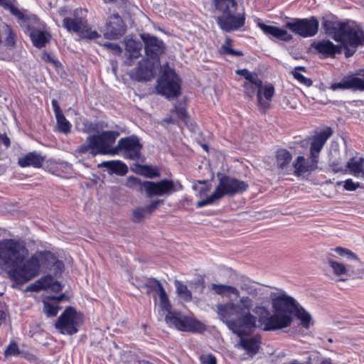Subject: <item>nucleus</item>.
Listing matches in <instances>:
<instances>
[{"label":"nucleus","mask_w":364,"mask_h":364,"mask_svg":"<svg viewBox=\"0 0 364 364\" xmlns=\"http://www.w3.org/2000/svg\"><path fill=\"white\" fill-rule=\"evenodd\" d=\"M300 71L306 72V68L304 66L295 67L291 72V74L293 75L294 78L300 84L306 87L311 86L313 84L312 80L310 78L304 76L301 73H300Z\"/></svg>","instance_id":"obj_36"},{"label":"nucleus","mask_w":364,"mask_h":364,"mask_svg":"<svg viewBox=\"0 0 364 364\" xmlns=\"http://www.w3.org/2000/svg\"><path fill=\"white\" fill-rule=\"evenodd\" d=\"M119 135L118 132L105 131L100 134L90 136L88 137L89 147L102 154H117L115 148L111 147Z\"/></svg>","instance_id":"obj_14"},{"label":"nucleus","mask_w":364,"mask_h":364,"mask_svg":"<svg viewBox=\"0 0 364 364\" xmlns=\"http://www.w3.org/2000/svg\"><path fill=\"white\" fill-rule=\"evenodd\" d=\"M201 364H217V359L215 355L208 354L200 357Z\"/></svg>","instance_id":"obj_52"},{"label":"nucleus","mask_w":364,"mask_h":364,"mask_svg":"<svg viewBox=\"0 0 364 364\" xmlns=\"http://www.w3.org/2000/svg\"><path fill=\"white\" fill-rule=\"evenodd\" d=\"M28 250L19 242L9 239L0 242V264L7 271L9 278L16 284L22 285L38 275L40 256L36 253L25 261Z\"/></svg>","instance_id":"obj_1"},{"label":"nucleus","mask_w":364,"mask_h":364,"mask_svg":"<svg viewBox=\"0 0 364 364\" xmlns=\"http://www.w3.org/2000/svg\"><path fill=\"white\" fill-rule=\"evenodd\" d=\"M177 291L180 295H183L185 296L191 297V291L188 289V287L185 284H182L180 282H178Z\"/></svg>","instance_id":"obj_53"},{"label":"nucleus","mask_w":364,"mask_h":364,"mask_svg":"<svg viewBox=\"0 0 364 364\" xmlns=\"http://www.w3.org/2000/svg\"><path fill=\"white\" fill-rule=\"evenodd\" d=\"M346 83V77L345 76L342 78L341 82L332 83L331 85V89L333 90H348Z\"/></svg>","instance_id":"obj_51"},{"label":"nucleus","mask_w":364,"mask_h":364,"mask_svg":"<svg viewBox=\"0 0 364 364\" xmlns=\"http://www.w3.org/2000/svg\"><path fill=\"white\" fill-rule=\"evenodd\" d=\"M41 59L46 63H50L55 65H57L59 62L57 60H55L51 55L46 50H43L41 55Z\"/></svg>","instance_id":"obj_54"},{"label":"nucleus","mask_w":364,"mask_h":364,"mask_svg":"<svg viewBox=\"0 0 364 364\" xmlns=\"http://www.w3.org/2000/svg\"><path fill=\"white\" fill-rule=\"evenodd\" d=\"M212 289L219 295H223L225 293L232 294L236 296H238L239 294V291L237 289L230 285L213 284Z\"/></svg>","instance_id":"obj_38"},{"label":"nucleus","mask_w":364,"mask_h":364,"mask_svg":"<svg viewBox=\"0 0 364 364\" xmlns=\"http://www.w3.org/2000/svg\"><path fill=\"white\" fill-rule=\"evenodd\" d=\"M163 287L161 282L154 278V277H149L147 278L146 282L142 285V287H144L146 289V294H150L152 292H156Z\"/></svg>","instance_id":"obj_37"},{"label":"nucleus","mask_w":364,"mask_h":364,"mask_svg":"<svg viewBox=\"0 0 364 364\" xmlns=\"http://www.w3.org/2000/svg\"><path fill=\"white\" fill-rule=\"evenodd\" d=\"M321 25L335 41L343 44L346 58L353 56L358 47L364 46V31L359 25L328 19H323Z\"/></svg>","instance_id":"obj_2"},{"label":"nucleus","mask_w":364,"mask_h":364,"mask_svg":"<svg viewBox=\"0 0 364 364\" xmlns=\"http://www.w3.org/2000/svg\"><path fill=\"white\" fill-rule=\"evenodd\" d=\"M31 39L35 47L42 48L50 41V36L39 29H33L30 34Z\"/></svg>","instance_id":"obj_29"},{"label":"nucleus","mask_w":364,"mask_h":364,"mask_svg":"<svg viewBox=\"0 0 364 364\" xmlns=\"http://www.w3.org/2000/svg\"><path fill=\"white\" fill-rule=\"evenodd\" d=\"M126 186L136 190L139 193L146 192L148 198L154 196H169L174 192L183 190V187L180 182L175 183L171 179H161L158 181H141L139 178L129 176Z\"/></svg>","instance_id":"obj_4"},{"label":"nucleus","mask_w":364,"mask_h":364,"mask_svg":"<svg viewBox=\"0 0 364 364\" xmlns=\"http://www.w3.org/2000/svg\"><path fill=\"white\" fill-rule=\"evenodd\" d=\"M60 309L61 307L59 306L53 305L48 301H43V311L48 317L55 316Z\"/></svg>","instance_id":"obj_41"},{"label":"nucleus","mask_w":364,"mask_h":364,"mask_svg":"<svg viewBox=\"0 0 364 364\" xmlns=\"http://www.w3.org/2000/svg\"><path fill=\"white\" fill-rule=\"evenodd\" d=\"M318 160L311 158L306 160L304 156H299L293 161L292 166L294 168V173L296 176L305 173H311L318 168Z\"/></svg>","instance_id":"obj_22"},{"label":"nucleus","mask_w":364,"mask_h":364,"mask_svg":"<svg viewBox=\"0 0 364 364\" xmlns=\"http://www.w3.org/2000/svg\"><path fill=\"white\" fill-rule=\"evenodd\" d=\"M157 294L159 298V305L162 310L166 312L171 309V304L170 303L168 296L166 292L165 289L162 287L158 291Z\"/></svg>","instance_id":"obj_39"},{"label":"nucleus","mask_w":364,"mask_h":364,"mask_svg":"<svg viewBox=\"0 0 364 364\" xmlns=\"http://www.w3.org/2000/svg\"><path fill=\"white\" fill-rule=\"evenodd\" d=\"M272 306L274 311L282 312L288 315L294 313L299 305L296 300L284 293L277 295L275 293L271 294Z\"/></svg>","instance_id":"obj_19"},{"label":"nucleus","mask_w":364,"mask_h":364,"mask_svg":"<svg viewBox=\"0 0 364 364\" xmlns=\"http://www.w3.org/2000/svg\"><path fill=\"white\" fill-rule=\"evenodd\" d=\"M233 41L230 37L225 38V43L219 48L218 53L220 55H232L236 57L243 56L241 50H237L232 48Z\"/></svg>","instance_id":"obj_32"},{"label":"nucleus","mask_w":364,"mask_h":364,"mask_svg":"<svg viewBox=\"0 0 364 364\" xmlns=\"http://www.w3.org/2000/svg\"><path fill=\"white\" fill-rule=\"evenodd\" d=\"M6 37L5 38V45L7 47H14L16 44V35L13 31L12 28L6 25Z\"/></svg>","instance_id":"obj_42"},{"label":"nucleus","mask_w":364,"mask_h":364,"mask_svg":"<svg viewBox=\"0 0 364 364\" xmlns=\"http://www.w3.org/2000/svg\"><path fill=\"white\" fill-rule=\"evenodd\" d=\"M54 279L53 276L50 274H48L42 277L41 278L36 281L35 283L32 284L30 287V289L35 291L45 290L48 288H51Z\"/></svg>","instance_id":"obj_33"},{"label":"nucleus","mask_w":364,"mask_h":364,"mask_svg":"<svg viewBox=\"0 0 364 364\" xmlns=\"http://www.w3.org/2000/svg\"><path fill=\"white\" fill-rule=\"evenodd\" d=\"M236 73L239 75H241L244 77L245 80H249L256 76L258 75V74L255 72H250L247 69H240L236 70Z\"/></svg>","instance_id":"obj_50"},{"label":"nucleus","mask_w":364,"mask_h":364,"mask_svg":"<svg viewBox=\"0 0 364 364\" xmlns=\"http://www.w3.org/2000/svg\"><path fill=\"white\" fill-rule=\"evenodd\" d=\"M364 164V158L352 157L346 164V169L355 177L361 176Z\"/></svg>","instance_id":"obj_31"},{"label":"nucleus","mask_w":364,"mask_h":364,"mask_svg":"<svg viewBox=\"0 0 364 364\" xmlns=\"http://www.w3.org/2000/svg\"><path fill=\"white\" fill-rule=\"evenodd\" d=\"M233 310L236 312L238 316L245 314L247 312H250V310H246V308L238 301L237 304H234Z\"/></svg>","instance_id":"obj_58"},{"label":"nucleus","mask_w":364,"mask_h":364,"mask_svg":"<svg viewBox=\"0 0 364 364\" xmlns=\"http://www.w3.org/2000/svg\"><path fill=\"white\" fill-rule=\"evenodd\" d=\"M257 26L261 29L264 34H265L269 38H274L277 40H279L284 42H289L293 38L292 35L289 34L284 28L274 26L267 25L264 23L260 21L257 23Z\"/></svg>","instance_id":"obj_23"},{"label":"nucleus","mask_w":364,"mask_h":364,"mask_svg":"<svg viewBox=\"0 0 364 364\" xmlns=\"http://www.w3.org/2000/svg\"><path fill=\"white\" fill-rule=\"evenodd\" d=\"M82 321V314L77 313L74 307L69 306L58 318L55 327L60 333L72 336L78 332Z\"/></svg>","instance_id":"obj_10"},{"label":"nucleus","mask_w":364,"mask_h":364,"mask_svg":"<svg viewBox=\"0 0 364 364\" xmlns=\"http://www.w3.org/2000/svg\"><path fill=\"white\" fill-rule=\"evenodd\" d=\"M146 214L147 213L144 207H139L134 209L133 211L134 221L135 223H140L144 219Z\"/></svg>","instance_id":"obj_47"},{"label":"nucleus","mask_w":364,"mask_h":364,"mask_svg":"<svg viewBox=\"0 0 364 364\" xmlns=\"http://www.w3.org/2000/svg\"><path fill=\"white\" fill-rule=\"evenodd\" d=\"M294 316L301 321V325L306 329H309L312 320L311 314L302 306H298L294 313Z\"/></svg>","instance_id":"obj_34"},{"label":"nucleus","mask_w":364,"mask_h":364,"mask_svg":"<svg viewBox=\"0 0 364 364\" xmlns=\"http://www.w3.org/2000/svg\"><path fill=\"white\" fill-rule=\"evenodd\" d=\"M99 168H107L109 174H117L120 176H125L128 172V167L125 163L119 160L105 161L98 165Z\"/></svg>","instance_id":"obj_26"},{"label":"nucleus","mask_w":364,"mask_h":364,"mask_svg":"<svg viewBox=\"0 0 364 364\" xmlns=\"http://www.w3.org/2000/svg\"><path fill=\"white\" fill-rule=\"evenodd\" d=\"M1 139L3 144L6 146V148H8L10 146V145H11L10 139L6 134L1 135Z\"/></svg>","instance_id":"obj_63"},{"label":"nucleus","mask_w":364,"mask_h":364,"mask_svg":"<svg viewBox=\"0 0 364 364\" xmlns=\"http://www.w3.org/2000/svg\"><path fill=\"white\" fill-rule=\"evenodd\" d=\"M103 46L113 52L117 55H120L122 53V48L119 44L115 43L106 42L103 44Z\"/></svg>","instance_id":"obj_48"},{"label":"nucleus","mask_w":364,"mask_h":364,"mask_svg":"<svg viewBox=\"0 0 364 364\" xmlns=\"http://www.w3.org/2000/svg\"><path fill=\"white\" fill-rule=\"evenodd\" d=\"M346 77L348 90H352L354 91L364 90V79L358 77L353 75H347Z\"/></svg>","instance_id":"obj_35"},{"label":"nucleus","mask_w":364,"mask_h":364,"mask_svg":"<svg viewBox=\"0 0 364 364\" xmlns=\"http://www.w3.org/2000/svg\"><path fill=\"white\" fill-rule=\"evenodd\" d=\"M240 304L243 305L246 310H250L252 306V301L248 296H242L239 300Z\"/></svg>","instance_id":"obj_56"},{"label":"nucleus","mask_w":364,"mask_h":364,"mask_svg":"<svg viewBox=\"0 0 364 364\" xmlns=\"http://www.w3.org/2000/svg\"><path fill=\"white\" fill-rule=\"evenodd\" d=\"M331 168L332 169V171L334 172V173H347V169L346 168H343L340 164L338 162H333L331 164Z\"/></svg>","instance_id":"obj_60"},{"label":"nucleus","mask_w":364,"mask_h":364,"mask_svg":"<svg viewBox=\"0 0 364 364\" xmlns=\"http://www.w3.org/2000/svg\"><path fill=\"white\" fill-rule=\"evenodd\" d=\"M199 183L203 184L204 186L201 187L197 194L198 197L202 198L207 194V193L210 191V188L206 185L205 181H198Z\"/></svg>","instance_id":"obj_59"},{"label":"nucleus","mask_w":364,"mask_h":364,"mask_svg":"<svg viewBox=\"0 0 364 364\" xmlns=\"http://www.w3.org/2000/svg\"><path fill=\"white\" fill-rule=\"evenodd\" d=\"M291 153L285 149H279L275 154L276 164L279 169L287 171L291 161Z\"/></svg>","instance_id":"obj_30"},{"label":"nucleus","mask_w":364,"mask_h":364,"mask_svg":"<svg viewBox=\"0 0 364 364\" xmlns=\"http://www.w3.org/2000/svg\"><path fill=\"white\" fill-rule=\"evenodd\" d=\"M218 314L224 317L227 318L229 316L230 312L233 311L234 303H228L225 304H220L218 306Z\"/></svg>","instance_id":"obj_43"},{"label":"nucleus","mask_w":364,"mask_h":364,"mask_svg":"<svg viewBox=\"0 0 364 364\" xmlns=\"http://www.w3.org/2000/svg\"><path fill=\"white\" fill-rule=\"evenodd\" d=\"M125 52L127 60L125 63L127 66H132L133 61L141 56V50L142 49V43L139 41L133 38L124 39Z\"/></svg>","instance_id":"obj_25"},{"label":"nucleus","mask_w":364,"mask_h":364,"mask_svg":"<svg viewBox=\"0 0 364 364\" xmlns=\"http://www.w3.org/2000/svg\"><path fill=\"white\" fill-rule=\"evenodd\" d=\"M43 157L36 152H29L21 158L18 159V164L21 167L25 168L33 166L40 168L42 166Z\"/></svg>","instance_id":"obj_28"},{"label":"nucleus","mask_w":364,"mask_h":364,"mask_svg":"<svg viewBox=\"0 0 364 364\" xmlns=\"http://www.w3.org/2000/svg\"><path fill=\"white\" fill-rule=\"evenodd\" d=\"M51 290L55 292H60L63 290V286L58 281H54Z\"/></svg>","instance_id":"obj_62"},{"label":"nucleus","mask_w":364,"mask_h":364,"mask_svg":"<svg viewBox=\"0 0 364 364\" xmlns=\"http://www.w3.org/2000/svg\"><path fill=\"white\" fill-rule=\"evenodd\" d=\"M242 88L246 97L252 99L257 96L260 108L265 109L270 107V102L275 93L274 86L272 83H267L263 86L262 80L257 75L249 80H244Z\"/></svg>","instance_id":"obj_6"},{"label":"nucleus","mask_w":364,"mask_h":364,"mask_svg":"<svg viewBox=\"0 0 364 364\" xmlns=\"http://www.w3.org/2000/svg\"><path fill=\"white\" fill-rule=\"evenodd\" d=\"M154 77V65L149 59L142 58L132 72L131 77L137 82H148Z\"/></svg>","instance_id":"obj_21"},{"label":"nucleus","mask_w":364,"mask_h":364,"mask_svg":"<svg viewBox=\"0 0 364 364\" xmlns=\"http://www.w3.org/2000/svg\"><path fill=\"white\" fill-rule=\"evenodd\" d=\"M255 312L258 315V321L264 331L284 328L289 326L292 322L291 316L279 311L270 315L269 311L262 306H256Z\"/></svg>","instance_id":"obj_9"},{"label":"nucleus","mask_w":364,"mask_h":364,"mask_svg":"<svg viewBox=\"0 0 364 364\" xmlns=\"http://www.w3.org/2000/svg\"><path fill=\"white\" fill-rule=\"evenodd\" d=\"M142 149L143 145L136 135L121 138L115 147L117 153L119 151L125 159L132 161L141 159Z\"/></svg>","instance_id":"obj_15"},{"label":"nucleus","mask_w":364,"mask_h":364,"mask_svg":"<svg viewBox=\"0 0 364 364\" xmlns=\"http://www.w3.org/2000/svg\"><path fill=\"white\" fill-rule=\"evenodd\" d=\"M284 27L296 36L310 38L318 33L319 21L315 16L304 18H292L284 24Z\"/></svg>","instance_id":"obj_12"},{"label":"nucleus","mask_w":364,"mask_h":364,"mask_svg":"<svg viewBox=\"0 0 364 364\" xmlns=\"http://www.w3.org/2000/svg\"><path fill=\"white\" fill-rule=\"evenodd\" d=\"M51 104L55 114H63L57 100L53 99L51 102Z\"/></svg>","instance_id":"obj_61"},{"label":"nucleus","mask_w":364,"mask_h":364,"mask_svg":"<svg viewBox=\"0 0 364 364\" xmlns=\"http://www.w3.org/2000/svg\"><path fill=\"white\" fill-rule=\"evenodd\" d=\"M213 3L215 21L221 30L230 33L245 26V14L238 11L236 0H213Z\"/></svg>","instance_id":"obj_3"},{"label":"nucleus","mask_w":364,"mask_h":364,"mask_svg":"<svg viewBox=\"0 0 364 364\" xmlns=\"http://www.w3.org/2000/svg\"><path fill=\"white\" fill-rule=\"evenodd\" d=\"M249 188V185L243 181L227 175H223L220 179L212 195L207 198L198 201L197 208L213 203L215 200H219L225 196H234L237 194L243 193Z\"/></svg>","instance_id":"obj_5"},{"label":"nucleus","mask_w":364,"mask_h":364,"mask_svg":"<svg viewBox=\"0 0 364 364\" xmlns=\"http://www.w3.org/2000/svg\"><path fill=\"white\" fill-rule=\"evenodd\" d=\"M164 203V199H156L152 200L149 205H146L144 207L146 212L148 215H151L154 213L159 207V205Z\"/></svg>","instance_id":"obj_45"},{"label":"nucleus","mask_w":364,"mask_h":364,"mask_svg":"<svg viewBox=\"0 0 364 364\" xmlns=\"http://www.w3.org/2000/svg\"><path fill=\"white\" fill-rule=\"evenodd\" d=\"M239 338H240V346L249 353L256 355L259 352L262 343L261 335L256 334L250 338H245V336Z\"/></svg>","instance_id":"obj_27"},{"label":"nucleus","mask_w":364,"mask_h":364,"mask_svg":"<svg viewBox=\"0 0 364 364\" xmlns=\"http://www.w3.org/2000/svg\"><path fill=\"white\" fill-rule=\"evenodd\" d=\"M179 119L184 122L187 127L190 129V130L193 132H195L196 131V129H197V125L196 123H190V125L188 124V117L189 115H178Z\"/></svg>","instance_id":"obj_57"},{"label":"nucleus","mask_w":364,"mask_h":364,"mask_svg":"<svg viewBox=\"0 0 364 364\" xmlns=\"http://www.w3.org/2000/svg\"><path fill=\"white\" fill-rule=\"evenodd\" d=\"M165 321L169 327L175 328L183 332L203 333L207 331L206 325L200 321L171 309L167 311Z\"/></svg>","instance_id":"obj_8"},{"label":"nucleus","mask_w":364,"mask_h":364,"mask_svg":"<svg viewBox=\"0 0 364 364\" xmlns=\"http://www.w3.org/2000/svg\"><path fill=\"white\" fill-rule=\"evenodd\" d=\"M127 31V26L119 14H113L108 17L103 35L106 39L117 40L122 37Z\"/></svg>","instance_id":"obj_17"},{"label":"nucleus","mask_w":364,"mask_h":364,"mask_svg":"<svg viewBox=\"0 0 364 364\" xmlns=\"http://www.w3.org/2000/svg\"><path fill=\"white\" fill-rule=\"evenodd\" d=\"M140 38L144 44L146 59L159 61L161 55L166 51V46L164 41L148 33H141Z\"/></svg>","instance_id":"obj_16"},{"label":"nucleus","mask_w":364,"mask_h":364,"mask_svg":"<svg viewBox=\"0 0 364 364\" xmlns=\"http://www.w3.org/2000/svg\"><path fill=\"white\" fill-rule=\"evenodd\" d=\"M332 134L331 129L327 127L313 137L310 146L311 158L318 160L319 152Z\"/></svg>","instance_id":"obj_24"},{"label":"nucleus","mask_w":364,"mask_h":364,"mask_svg":"<svg viewBox=\"0 0 364 364\" xmlns=\"http://www.w3.org/2000/svg\"><path fill=\"white\" fill-rule=\"evenodd\" d=\"M175 114H187L186 113V104L185 102H178L173 109Z\"/></svg>","instance_id":"obj_55"},{"label":"nucleus","mask_w":364,"mask_h":364,"mask_svg":"<svg viewBox=\"0 0 364 364\" xmlns=\"http://www.w3.org/2000/svg\"><path fill=\"white\" fill-rule=\"evenodd\" d=\"M142 173L144 176L149 177V178H154L159 175V171L157 168L149 166V165H144L141 166Z\"/></svg>","instance_id":"obj_44"},{"label":"nucleus","mask_w":364,"mask_h":364,"mask_svg":"<svg viewBox=\"0 0 364 364\" xmlns=\"http://www.w3.org/2000/svg\"><path fill=\"white\" fill-rule=\"evenodd\" d=\"M342 183H343V188L349 191H355L359 186V183L353 182L351 178H348L345 181H338L336 183V185L340 186Z\"/></svg>","instance_id":"obj_46"},{"label":"nucleus","mask_w":364,"mask_h":364,"mask_svg":"<svg viewBox=\"0 0 364 364\" xmlns=\"http://www.w3.org/2000/svg\"><path fill=\"white\" fill-rule=\"evenodd\" d=\"M65 295L63 294L60 296H48V299L52 301H56L58 302H60L63 299Z\"/></svg>","instance_id":"obj_64"},{"label":"nucleus","mask_w":364,"mask_h":364,"mask_svg":"<svg viewBox=\"0 0 364 364\" xmlns=\"http://www.w3.org/2000/svg\"><path fill=\"white\" fill-rule=\"evenodd\" d=\"M18 354L19 350L18 345L14 342L10 343L4 351V355L6 357H8L11 355H16Z\"/></svg>","instance_id":"obj_49"},{"label":"nucleus","mask_w":364,"mask_h":364,"mask_svg":"<svg viewBox=\"0 0 364 364\" xmlns=\"http://www.w3.org/2000/svg\"><path fill=\"white\" fill-rule=\"evenodd\" d=\"M256 320L257 318L255 316L250 312H247V314L238 316L235 319L230 321L228 325L235 334L238 337H242L248 335L242 328L244 327L249 329L255 328Z\"/></svg>","instance_id":"obj_18"},{"label":"nucleus","mask_w":364,"mask_h":364,"mask_svg":"<svg viewBox=\"0 0 364 364\" xmlns=\"http://www.w3.org/2000/svg\"><path fill=\"white\" fill-rule=\"evenodd\" d=\"M86 9L77 8L71 13V16L63 19V26L69 32L78 34L82 38L90 40L96 39L100 35L96 31H92L86 18Z\"/></svg>","instance_id":"obj_7"},{"label":"nucleus","mask_w":364,"mask_h":364,"mask_svg":"<svg viewBox=\"0 0 364 364\" xmlns=\"http://www.w3.org/2000/svg\"><path fill=\"white\" fill-rule=\"evenodd\" d=\"M331 250L335 252L341 257H345L347 259L353 261L355 263L354 265L350 264H344L343 263L333 260L331 257H328L327 263L332 269L335 275L341 276L344 274L351 275L357 274V271L354 269V267L355 266H359L360 260L353 252L343 247H336L335 248H332Z\"/></svg>","instance_id":"obj_11"},{"label":"nucleus","mask_w":364,"mask_h":364,"mask_svg":"<svg viewBox=\"0 0 364 364\" xmlns=\"http://www.w3.org/2000/svg\"><path fill=\"white\" fill-rule=\"evenodd\" d=\"M57 120V128L59 132L68 134L70 132L71 124L66 119L65 115H55Z\"/></svg>","instance_id":"obj_40"},{"label":"nucleus","mask_w":364,"mask_h":364,"mask_svg":"<svg viewBox=\"0 0 364 364\" xmlns=\"http://www.w3.org/2000/svg\"><path fill=\"white\" fill-rule=\"evenodd\" d=\"M312 48L315 49L317 53L320 55V58H334L336 54H341L343 48L342 43L335 45L329 40H321L314 42L311 44Z\"/></svg>","instance_id":"obj_20"},{"label":"nucleus","mask_w":364,"mask_h":364,"mask_svg":"<svg viewBox=\"0 0 364 364\" xmlns=\"http://www.w3.org/2000/svg\"><path fill=\"white\" fill-rule=\"evenodd\" d=\"M156 90L167 98L177 97L181 93V80L173 69L166 70L157 81Z\"/></svg>","instance_id":"obj_13"}]
</instances>
